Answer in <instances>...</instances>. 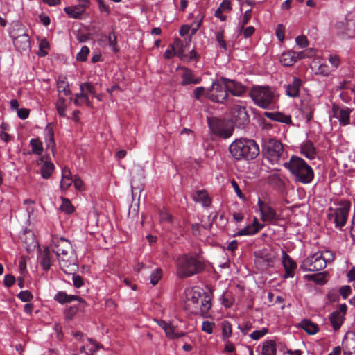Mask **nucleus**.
Masks as SVG:
<instances>
[{"mask_svg":"<svg viewBox=\"0 0 355 355\" xmlns=\"http://www.w3.org/2000/svg\"><path fill=\"white\" fill-rule=\"evenodd\" d=\"M329 62L331 64L332 67L334 68V69H336L340 63V60L339 56L335 54H330L329 56Z\"/></svg>","mask_w":355,"mask_h":355,"instance_id":"bf43d9fd","label":"nucleus"},{"mask_svg":"<svg viewBox=\"0 0 355 355\" xmlns=\"http://www.w3.org/2000/svg\"><path fill=\"white\" fill-rule=\"evenodd\" d=\"M282 259L285 270L284 278H293L297 268L296 262L284 250L282 252Z\"/></svg>","mask_w":355,"mask_h":355,"instance_id":"6ab92c4d","label":"nucleus"},{"mask_svg":"<svg viewBox=\"0 0 355 355\" xmlns=\"http://www.w3.org/2000/svg\"><path fill=\"white\" fill-rule=\"evenodd\" d=\"M295 177L297 182L309 184L314 178L312 168L301 157L293 155L288 162L283 164Z\"/></svg>","mask_w":355,"mask_h":355,"instance_id":"20e7f679","label":"nucleus"},{"mask_svg":"<svg viewBox=\"0 0 355 355\" xmlns=\"http://www.w3.org/2000/svg\"><path fill=\"white\" fill-rule=\"evenodd\" d=\"M31 151L36 155H41L43 152V146L42 141L37 139H31L30 140Z\"/></svg>","mask_w":355,"mask_h":355,"instance_id":"58836bf2","label":"nucleus"},{"mask_svg":"<svg viewBox=\"0 0 355 355\" xmlns=\"http://www.w3.org/2000/svg\"><path fill=\"white\" fill-rule=\"evenodd\" d=\"M322 255V259L325 262V266L327 263L331 262L334 259V254L331 250H325L324 252H320Z\"/></svg>","mask_w":355,"mask_h":355,"instance_id":"6e6d98bb","label":"nucleus"},{"mask_svg":"<svg viewBox=\"0 0 355 355\" xmlns=\"http://www.w3.org/2000/svg\"><path fill=\"white\" fill-rule=\"evenodd\" d=\"M186 305L191 313L204 316L211 308V297L205 292L188 289L186 291Z\"/></svg>","mask_w":355,"mask_h":355,"instance_id":"f03ea898","label":"nucleus"},{"mask_svg":"<svg viewBox=\"0 0 355 355\" xmlns=\"http://www.w3.org/2000/svg\"><path fill=\"white\" fill-rule=\"evenodd\" d=\"M300 327L310 335H313L319 331V327L316 324L306 319L301 321Z\"/></svg>","mask_w":355,"mask_h":355,"instance_id":"f704fd0d","label":"nucleus"},{"mask_svg":"<svg viewBox=\"0 0 355 355\" xmlns=\"http://www.w3.org/2000/svg\"><path fill=\"white\" fill-rule=\"evenodd\" d=\"M300 153L307 159H313L316 157L317 153L313 143L310 141H303L300 146Z\"/></svg>","mask_w":355,"mask_h":355,"instance_id":"b1692460","label":"nucleus"},{"mask_svg":"<svg viewBox=\"0 0 355 355\" xmlns=\"http://www.w3.org/2000/svg\"><path fill=\"white\" fill-rule=\"evenodd\" d=\"M226 87L227 92H230L235 96H241L246 92V88L244 85L234 80L226 78Z\"/></svg>","mask_w":355,"mask_h":355,"instance_id":"aec40b11","label":"nucleus"},{"mask_svg":"<svg viewBox=\"0 0 355 355\" xmlns=\"http://www.w3.org/2000/svg\"><path fill=\"white\" fill-rule=\"evenodd\" d=\"M66 100L63 96H59L58 101L56 102V110L60 116H66Z\"/></svg>","mask_w":355,"mask_h":355,"instance_id":"37998d69","label":"nucleus"},{"mask_svg":"<svg viewBox=\"0 0 355 355\" xmlns=\"http://www.w3.org/2000/svg\"><path fill=\"white\" fill-rule=\"evenodd\" d=\"M60 210L67 214H71L74 209L70 200L65 198H62V204L60 207Z\"/></svg>","mask_w":355,"mask_h":355,"instance_id":"c03bdc74","label":"nucleus"},{"mask_svg":"<svg viewBox=\"0 0 355 355\" xmlns=\"http://www.w3.org/2000/svg\"><path fill=\"white\" fill-rule=\"evenodd\" d=\"M17 297L22 302H27L33 300V295L28 291H22L17 295Z\"/></svg>","mask_w":355,"mask_h":355,"instance_id":"5fc2aeb1","label":"nucleus"},{"mask_svg":"<svg viewBox=\"0 0 355 355\" xmlns=\"http://www.w3.org/2000/svg\"><path fill=\"white\" fill-rule=\"evenodd\" d=\"M157 324L164 329L166 337L175 340L184 336L187 333L181 329L182 321L175 319L167 322L163 320L155 319Z\"/></svg>","mask_w":355,"mask_h":355,"instance_id":"9b49d317","label":"nucleus"},{"mask_svg":"<svg viewBox=\"0 0 355 355\" xmlns=\"http://www.w3.org/2000/svg\"><path fill=\"white\" fill-rule=\"evenodd\" d=\"M78 4L70 6L64 8L66 14L73 19H80L86 9L89 6V0H78Z\"/></svg>","mask_w":355,"mask_h":355,"instance_id":"a211bd4d","label":"nucleus"},{"mask_svg":"<svg viewBox=\"0 0 355 355\" xmlns=\"http://www.w3.org/2000/svg\"><path fill=\"white\" fill-rule=\"evenodd\" d=\"M206 97L213 102L223 103L227 97L226 78H222L214 81L207 89Z\"/></svg>","mask_w":355,"mask_h":355,"instance_id":"9d476101","label":"nucleus"},{"mask_svg":"<svg viewBox=\"0 0 355 355\" xmlns=\"http://www.w3.org/2000/svg\"><path fill=\"white\" fill-rule=\"evenodd\" d=\"M229 150L232 156L237 160L253 159L259 154L258 144L254 140L243 138L234 140Z\"/></svg>","mask_w":355,"mask_h":355,"instance_id":"7ed1b4c3","label":"nucleus"},{"mask_svg":"<svg viewBox=\"0 0 355 355\" xmlns=\"http://www.w3.org/2000/svg\"><path fill=\"white\" fill-rule=\"evenodd\" d=\"M205 266L196 257L184 254L176 261V273L180 278L189 277L198 274L204 270Z\"/></svg>","mask_w":355,"mask_h":355,"instance_id":"39448f33","label":"nucleus"},{"mask_svg":"<svg viewBox=\"0 0 355 355\" xmlns=\"http://www.w3.org/2000/svg\"><path fill=\"white\" fill-rule=\"evenodd\" d=\"M40 48V52L39 55L40 56H45L47 54L46 51H44V49H47L49 48V42L46 39H43L40 41L39 44Z\"/></svg>","mask_w":355,"mask_h":355,"instance_id":"13d9d810","label":"nucleus"},{"mask_svg":"<svg viewBox=\"0 0 355 355\" xmlns=\"http://www.w3.org/2000/svg\"><path fill=\"white\" fill-rule=\"evenodd\" d=\"M82 98H84V102L88 107H92V105L89 99L87 94L84 91H80V93H77L75 95L74 104L77 106L82 105Z\"/></svg>","mask_w":355,"mask_h":355,"instance_id":"4c0bfd02","label":"nucleus"},{"mask_svg":"<svg viewBox=\"0 0 355 355\" xmlns=\"http://www.w3.org/2000/svg\"><path fill=\"white\" fill-rule=\"evenodd\" d=\"M217 9L223 12H230L232 9L230 1L223 0Z\"/></svg>","mask_w":355,"mask_h":355,"instance_id":"680f3d73","label":"nucleus"},{"mask_svg":"<svg viewBox=\"0 0 355 355\" xmlns=\"http://www.w3.org/2000/svg\"><path fill=\"white\" fill-rule=\"evenodd\" d=\"M268 332V329L263 327L261 329L255 330V331H252L250 334V337L254 340H257L260 339L261 337L264 336L266 334H267Z\"/></svg>","mask_w":355,"mask_h":355,"instance_id":"8fccbe9b","label":"nucleus"},{"mask_svg":"<svg viewBox=\"0 0 355 355\" xmlns=\"http://www.w3.org/2000/svg\"><path fill=\"white\" fill-rule=\"evenodd\" d=\"M219 300L220 304L226 309L230 308L234 303V297L232 293L225 291L220 295Z\"/></svg>","mask_w":355,"mask_h":355,"instance_id":"e433bc0d","label":"nucleus"},{"mask_svg":"<svg viewBox=\"0 0 355 355\" xmlns=\"http://www.w3.org/2000/svg\"><path fill=\"white\" fill-rule=\"evenodd\" d=\"M265 116L270 119L285 124H290L292 122L291 116L281 112H266Z\"/></svg>","mask_w":355,"mask_h":355,"instance_id":"c85d7f7f","label":"nucleus"},{"mask_svg":"<svg viewBox=\"0 0 355 355\" xmlns=\"http://www.w3.org/2000/svg\"><path fill=\"white\" fill-rule=\"evenodd\" d=\"M162 271L161 269L159 268H157L155 270H154L151 274H150V283L155 286L156 285L158 282L159 281V279L162 278Z\"/></svg>","mask_w":355,"mask_h":355,"instance_id":"de8ad7c7","label":"nucleus"},{"mask_svg":"<svg viewBox=\"0 0 355 355\" xmlns=\"http://www.w3.org/2000/svg\"><path fill=\"white\" fill-rule=\"evenodd\" d=\"M232 122L239 128H243L249 122V116L245 107L234 104L231 109Z\"/></svg>","mask_w":355,"mask_h":355,"instance_id":"2eb2a0df","label":"nucleus"},{"mask_svg":"<svg viewBox=\"0 0 355 355\" xmlns=\"http://www.w3.org/2000/svg\"><path fill=\"white\" fill-rule=\"evenodd\" d=\"M276 343L272 340H267L262 343L261 355H276Z\"/></svg>","mask_w":355,"mask_h":355,"instance_id":"c756f323","label":"nucleus"},{"mask_svg":"<svg viewBox=\"0 0 355 355\" xmlns=\"http://www.w3.org/2000/svg\"><path fill=\"white\" fill-rule=\"evenodd\" d=\"M108 40H109V45L110 47L112 49V50L114 52H117L119 51L116 44V36L114 35V33H110L108 35Z\"/></svg>","mask_w":355,"mask_h":355,"instance_id":"4d7b16f0","label":"nucleus"},{"mask_svg":"<svg viewBox=\"0 0 355 355\" xmlns=\"http://www.w3.org/2000/svg\"><path fill=\"white\" fill-rule=\"evenodd\" d=\"M203 19L204 16L201 14H198L196 16L194 21L191 23V25H189L191 28V35H195L198 30L200 28L202 25Z\"/></svg>","mask_w":355,"mask_h":355,"instance_id":"79ce46f5","label":"nucleus"},{"mask_svg":"<svg viewBox=\"0 0 355 355\" xmlns=\"http://www.w3.org/2000/svg\"><path fill=\"white\" fill-rule=\"evenodd\" d=\"M263 227V225L259 223L257 218H254L253 223L239 230L237 236H250L257 234L261 229Z\"/></svg>","mask_w":355,"mask_h":355,"instance_id":"4be33fe9","label":"nucleus"},{"mask_svg":"<svg viewBox=\"0 0 355 355\" xmlns=\"http://www.w3.org/2000/svg\"><path fill=\"white\" fill-rule=\"evenodd\" d=\"M215 327V322L205 320L202 322V330L207 334H211L213 333Z\"/></svg>","mask_w":355,"mask_h":355,"instance_id":"3c124183","label":"nucleus"},{"mask_svg":"<svg viewBox=\"0 0 355 355\" xmlns=\"http://www.w3.org/2000/svg\"><path fill=\"white\" fill-rule=\"evenodd\" d=\"M80 90L84 91L85 93L88 94H92V96H95V90L94 87L89 83H84L80 85Z\"/></svg>","mask_w":355,"mask_h":355,"instance_id":"603ef678","label":"nucleus"},{"mask_svg":"<svg viewBox=\"0 0 355 355\" xmlns=\"http://www.w3.org/2000/svg\"><path fill=\"white\" fill-rule=\"evenodd\" d=\"M29 110L26 108H20L17 110V116L22 120L27 119L29 116Z\"/></svg>","mask_w":355,"mask_h":355,"instance_id":"69168bd1","label":"nucleus"},{"mask_svg":"<svg viewBox=\"0 0 355 355\" xmlns=\"http://www.w3.org/2000/svg\"><path fill=\"white\" fill-rule=\"evenodd\" d=\"M257 205L261 214V220L270 224H276L279 216L275 209L264 198H259Z\"/></svg>","mask_w":355,"mask_h":355,"instance_id":"f8f14e48","label":"nucleus"},{"mask_svg":"<svg viewBox=\"0 0 355 355\" xmlns=\"http://www.w3.org/2000/svg\"><path fill=\"white\" fill-rule=\"evenodd\" d=\"M275 254L267 249H263L255 252V264L261 270L272 267Z\"/></svg>","mask_w":355,"mask_h":355,"instance_id":"4468645a","label":"nucleus"},{"mask_svg":"<svg viewBox=\"0 0 355 355\" xmlns=\"http://www.w3.org/2000/svg\"><path fill=\"white\" fill-rule=\"evenodd\" d=\"M183 73L182 74V85H187L189 84H198L200 82V78L193 76V72L187 69L182 68Z\"/></svg>","mask_w":355,"mask_h":355,"instance_id":"a878e982","label":"nucleus"},{"mask_svg":"<svg viewBox=\"0 0 355 355\" xmlns=\"http://www.w3.org/2000/svg\"><path fill=\"white\" fill-rule=\"evenodd\" d=\"M350 112L351 110L348 107L334 108V116L338 119L341 125H347L350 122Z\"/></svg>","mask_w":355,"mask_h":355,"instance_id":"5701e85b","label":"nucleus"},{"mask_svg":"<svg viewBox=\"0 0 355 355\" xmlns=\"http://www.w3.org/2000/svg\"><path fill=\"white\" fill-rule=\"evenodd\" d=\"M324 268L325 262L320 252L304 259L300 265V269L303 271H319Z\"/></svg>","mask_w":355,"mask_h":355,"instance_id":"ddd939ff","label":"nucleus"},{"mask_svg":"<svg viewBox=\"0 0 355 355\" xmlns=\"http://www.w3.org/2000/svg\"><path fill=\"white\" fill-rule=\"evenodd\" d=\"M42 162H44V164L41 168V175L43 178L48 179L53 172L55 166L51 162H44L43 157H41L37 160V164H40Z\"/></svg>","mask_w":355,"mask_h":355,"instance_id":"bb28decb","label":"nucleus"},{"mask_svg":"<svg viewBox=\"0 0 355 355\" xmlns=\"http://www.w3.org/2000/svg\"><path fill=\"white\" fill-rule=\"evenodd\" d=\"M280 62L286 67L292 66L296 62L295 51H288L282 53L279 58Z\"/></svg>","mask_w":355,"mask_h":355,"instance_id":"7c9ffc66","label":"nucleus"},{"mask_svg":"<svg viewBox=\"0 0 355 355\" xmlns=\"http://www.w3.org/2000/svg\"><path fill=\"white\" fill-rule=\"evenodd\" d=\"M57 87L59 96H62V95L66 96L71 94L69 84L64 77L59 78L57 83Z\"/></svg>","mask_w":355,"mask_h":355,"instance_id":"72a5a7b5","label":"nucleus"},{"mask_svg":"<svg viewBox=\"0 0 355 355\" xmlns=\"http://www.w3.org/2000/svg\"><path fill=\"white\" fill-rule=\"evenodd\" d=\"M55 300L60 304L69 303L73 301H80V297L73 295H67L66 293L60 291L54 297Z\"/></svg>","mask_w":355,"mask_h":355,"instance_id":"2f4dec72","label":"nucleus"},{"mask_svg":"<svg viewBox=\"0 0 355 355\" xmlns=\"http://www.w3.org/2000/svg\"><path fill=\"white\" fill-rule=\"evenodd\" d=\"M347 305L340 304L338 309L333 311L329 315V320L334 331H338L342 326L345 319L347 313Z\"/></svg>","mask_w":355,"mask_h":355,"instance_id":"f3484780","label":"nucleus"},{"mask_svg":"<svg viewBox=\"0 0 355 355\" xmlns=\"http://www.w3.org/2000/svg\"><path fill=\"white\" fill-rule=\"evenodd\" d=\"M51 249L49 247H48L44 249V250L40 254L39 257L40 263L42 268L45 270H49L51 266Z\"/></svg>","mask_w":355,"mask_h":355,"instance_id":"473e14b6","label":"nucleus"},{"mask_svg":"<svg viewBox=\"0 0 355 355\" xmlns=\"http://www.w3.org/2000/svg\"><path fill=\"white\" fill-rule=\"evenodd\" d=\"M266 157L272 164H280L284 157L283 144L275 139H269L263 147Z\"/></svg>","mask_w":355,"mask_h":355,"instance_id":"1a4fd4ad","label":"nucleus"},{"mask_svg":"<svg viewBox=\"0 0 355 355\" xmlns=\"http://www.w3.org/2000/svg\"><path fill=\"white\" fill-rule=\"evenodd\" d=\"M222 339L226 340L229 339L232 334V327L230 322L224 320L221 323Z\"/></svg>","mask_w":355,"mask_h":355,"instance_id":"ea45409f","label":"nucleus"},{"mask_svg":"<svg viewBox=\"0 0 355 355\" xmlns=\"http://www.w3.org/2000/svg\"><path fill=\"white\" fill-rule=\"evenodd\" d=\"M305 277L307 278L309 280L313 281L315 284L322 285L325 284L326 279L325 276L322 273H318L316 275H305Z\"/></svg>","mask_w":355,"mask_h":355,"instance_id":"a18cd8bd","label":"nucleus"},{"mask_svg":"<svg viewBox=\"0 0 355 355\" xmlns=\"http://www.w3.org/2000/svg\"><path fill=\"white\" fill-rule=\"evenodd\" d=\"M180 44V41L179 40H175L173 44H170L166 51L164 52V57L166 59H170L174 57L176 55V47L179 46Z\"/></svg>","mask_w":355,"mask_h":355,"instance_id":"a19ab883","label":"nucleus"},{"mask_svg":"<svg viewBox=\"0 0 355 355\" xmlns=\"http://www.w3.org/2000/svg\"><path fill=\"white\" fill-rule=\"evenodd\" d=\"M44 139L46 147L53 152L55 146L54 133L53 129L49 126H47L44 130Z\"/></svg>","mask_w":355,"mask_h":355,"instance_id":"c9c22d12","label":"nucleus"},{"mask_svg":"<svg viewBox=\"0 0 355 355\" xmlns=\"http://www.w3.org/2000/svg\"><path fill=\"white\" fill-rule=\"evenodd\" d=\"M336 205V207H331L328 209L327 218L336 228L342 230L347 223L351 204L347 200H341Z\"/></svg>","mask_w":355,"mask_h":355,"instance_id":"0eeeda50","label":"nucleus"},{"mask_svg":"<svg viewBox=\"0 0 355 355\" xmlns=\"http://www.w3.org/2000/svg\"><path fill=\"white\" fill-rule=\"evenodd\" d=\"M209 124L214 134L225 139L229 138L234 131L232 125L220 120L214 119Z\"/></svg>","mask_w":355,"mask_h":355,"instance_id":"dca6fc26","label":"nucleus"},{"mask_svg":"<svg viewBox=\"0 0 355 355\" xmlns=\"http://www.w3.org/2000/svg\"><path fill=\"white\" fill-rule=\"evenodd\" d=\"M73 182L74 184V187L76 190H78V191L84 190V189H85L84 183H83V180L79 177L76 176L73 179Z\"/></svg>","mask_w":355,"mask_h":355,"instance_id":"338daca9","label":"nucleus"},{"mask_svg":"<svg viewBox=\"0 0 355 355\" xmlns=\"http://www.w3.org/2000/svg\"><path fill=\"white\" fill-rule=\"evenodd\" d=\"M206 92H207V89H205V87H198L193 91L194 97L196 99L200 100V98L202 96H206Z\"/></svg>","mask_w":355,"mask_h":355,"instance_id":"e2e57ef3","label":"nucleus"},{"mask_svg":"<svg viewBox=\"0 0 355 355\" xmlns=\"http://www.w3.org/2000/svg\"><path fill=\"white\" fill-rule=\"evenodd\" d=\"M295 42L300 48H305L309 45V41L306 36L300 35L295 38Z\"/></svg>","mask_w":355,"mask_h":355,"instance_id":"052dcab7","label":"nucleus"},{"mask_svg":"<svg viewBox=\"0 0 355 355\" xmlns=\"http://www.w3.org/2000/svg\"><path fill=\"white\" fill-rule=\"evenodd\" d=\"M315 73V74L322 75L323 76H328L331 73V70L327 64H321L318 66Z\"/></svg>","mask_w":355,"mask_h":355,"instance_id":"09e8293b","label":"nucleus"},{"mask_svg":"<svg viewBox=\"0 0 355 355\" xmlns=\"http://www.w3.org/2000/svg\"><path fill=\"white\" fill-rule=\"evenodd\" d=\"M216 40L218 42V46L223 49L224 51H226L227 49V44L224 40L223 37V31H217L215 33Z\"/></svg>","mask_w":355,"mask_h":355,"instance_id":"864d4df0","label":"nucleus"},{"mask_svg":"<svg viewBox=\"0 0 355 355\" xmlns=\"http://www.w3.org/2000/svg\"><path fill=\"white\" fill-rule=\"evenodd\" d=\"M179 33L182 37H184L189 33L191 35V28L188 24L182 25L180 28Z\"/></svg>","mask_w":355,"mask_h":355,"instance_id":"774afa93","label":"nucleus"},{"mask_svg":"<svg viewBox=\"0 0 355 355\" xmlns=\"http://www.w3.org/2000/svg\"><path fill=\"white\" fill-rule=\"evenodd\" d=\"M254 103L263 109L276 107L277 96L274 91L268 86H255L250 92Z\"/></svg>","mask_w":355,"mask_h":355,"instance_id":"423d86ee","label":"nucleus"},{"mask_svg":"<svg viewBox=\"0 0 355 355\" xmlns=\"http://www.w3.org/2000/svg\"><path fill=\"white\" fill-rule=\"evenodd\" d=\"M192 199L203 207H209L211 205V199L205 190H198L192 194Z\"/></svg>","mask_w":355,"mask_h":355,"instance_id":"393cba45","label":"nucleus"},{"mask_svg":"<svg viewBox=\"0 0 355 355\" xmlns=\"http://www.w3.org/2000/svg\"><path fill=\"white\" fill-rule=\"evenodd\" d=\"M10 35L12 38L15 46L19 51H27L30 47V39L25 27L19 22L13 24Z\"/></svg>","mask_w":355,"mask_h":355,"instance_id":"6e6552de","label":"nucleus"},{"mask_svg":"<svg viewBox=\"0 0 355 355\" xmlns=\"http://www.w3.org/2000/svg\"><path fill=\"white\" fill-rule=\"evenodd\" d=\"M55 254L61 269L65 273H73L77 269V257L71 242L62 237L52 236L49 246Z\"/></svg>","mask_w":355,"mask_h":355,"instance_id":"f257e3e1","label":"nucleus"},{"mask_svg":"<svg viewBox=\"0 0 355 355\" xmlns=\"http://www.w3.org/2000/svg\"><path fill=\"white\" fill-rule=\"evenodd\" d=\"M301 86L302 80L295 76L293 77L292 81L285 85L286 95L292 98L298 96Z\"/></svg>","mask_w":355,"mask_h":355,"instance_id":"412c9836","label":"nucleus"},{"mask_svg":"<svg viewBox=\"0 0 355 355\" xmlns=\"http://www.w3.org/2000/svg\"><path fill=\"white\" fill-rule=\"evenodd\" d=\"M15 282V278L13 275H6L3 279V284L5 286L9 288L11 287Z\"/></svg>","mask_w":355,"mask_h":355,"instance_id":"0e129e2a","label":"nucleus"},{"mask_svg":"<svg viewBox=\"0 0 355 355\" xmlns=\"http://www.w3.org/2000/svg\"><path fill=\"white\" fill-rule=\"evenodd\" d=\"M89 53V49L86 46H83L80 51L77 53L76 58L79 62H85L87 60Z\"/></svg>","mask_w":355,"mask_h":355,"instance_id":"49530a36","label":"nucleus"},{"mask_svg":"<svg viewBox=\"0 0 355 355\" xmlns=\"http://www.w3.org/2000/svg\"><path fill=\"white\" fill-rule=\"evenodd\" d=\"M73 180L71 178V171L67 168L62 170V179L60 180V189L66 191L72 184Z\"/></svg>","mask_w":355,"mask_h":355,"instance_id":"cd10ccee","label":"nucleus"}]
</instances>
